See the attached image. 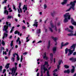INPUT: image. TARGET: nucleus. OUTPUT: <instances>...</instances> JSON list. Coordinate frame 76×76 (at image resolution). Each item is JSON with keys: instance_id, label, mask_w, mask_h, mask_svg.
I'll list each match as a JSON object with an SVG mask.
<instances>
[{"instance_id": "nucleus-1", "label": "nucleus", "mask_w": 76, "mask_h": 76, "mask_svg": "<svg viewBox=\"0 0 76 76\" xmlns=\"http://www.w3.org/2000/svg\"><path fill=\"white\" fill-rule=\"evenodd\" d=\"M9 23L8 22H6V24L7 25V26L5 25L4 26V28L3 31H5V32L4 33V36L3 37V39H4V38H6L7 37V33L8 32V31H7V29H8V24Z\"/></svg>"}, {"instance_id": "nucleus-2", "label": "nucleus", "mask_w": 76, "mask_h": 76, "mask_svg": "<svg viewBox=\"0 0 76 76\" xmlns=\"http://www.w3.org/2000/svg\"><path fill=\"white\" fill-rule=\"evenodd\" d=\"M64 22H67L69 21V20L71 18L70 17V15L69 13H67L64 15Z\"/></svg>"}, {"instance_id": "nucleus-3", "label": "nucleus", "mask_w": 76, "mask_h": 76, "mask_svg": "<svg viewBox=\"0 0 76 76\" xmlns=\"http://www.w3.org/2000/svg\"><path fill=\"white\" fill-rule=\"evenodd\" d=\"M76 3V0L74 1V2H71L70 3V4L71 5V6L68 9V10H66L65 12H69L70 10H71V9H72L73 10H75V3Z\"/></svg>"}, {"instance_id": "nucleus-4", "label": "nucleus", "mask_w": 76, "mask_h": 76, "mask_svg": "<svg viewBox=\"0 0 76 76\" xmlns=\"http://www.w3.org/2000/svg\"><path fill=\"white\" fill-rule=\"evenodd\" d=\"M48 62L45 61V64L43 65H42L41 67V69L42 70L43 69L44 70H47V69L46 67H48Z\"/></svg>"}, {"instance_id": "nucleus-5", "label": "nucleus", "mask_w": 76, "mask_h": 76, "mask_svg": "<svg viewBox=\"0 0 76 76\" xmlns=\"http://www.w3.org/2000/svg\"><path fill=\"white\" fill-rule=\"evenodd\" d=\"M67 51H69V53L68 54V56H70L71 54H72V53H73V50H71L70 49H68L67 48H66L65 49V53L67 54Z\"/></svg>"}, {"instance_id": "nucleus-6", "label": "nucleus", "mask_w": 76, "mask_h": 76, "mask_svg": "<svg viewBox=\"0 0 76 76\" xmlns=\"http://www.w3.org/2000/svg\"><path fill=\"white\" fill-rule=\"evenodd\" d=\"M11 70L12 72L11 73V74H12V76H13L16 71V70H17V66H16L15 68L13 67L12 68Z\"/></svg>"}, {"instance_id": "nucleus-7", "label": "nucleus", "mask_w": 76, "mask_h": 76, "mask_svg": "<svg viewBox=\"0 0 76 76\" xmlns=\"http://www.w3.org/2000/svg\"><path fill=\"white\" fill-rule=\"evenodd\" d=\"M69 44V43L68 42H66V43L64 44L63 42H62L61 43V48L62 49V47H65V46H67Z\"/></svg>"}, {"instance_id": "nucleus-8", "label": "nucleus", "mask_w": 76, "mask_h": 76, "mask_svg": "<svg viewBox=\"0 0 76 76\" xmlns=\"http://www.w3.org/2000/svg\"><path fill=\"white\" fill-rule=\"evenodd\" d=\"M54 28L55 30L56 31H57L56 27L55 26L54 27L53 25H51V28H49V29L51 32H53V30L52 29V28Z\"/></svg>"}, {"instance_id": "nucleus-9", "label": "nucleus", "mask_w": 76, "mask_h": 76, "mask_svg": "<svg viewBox=\"0 0 76 76\" xmlns=\"http://www.w3.org/2000/svg\"><path fill=\"white\" fill-rule=\"evenodd\" d=\"M21 7V3H19V6L18 7L19 8V9L20 10V11H19V8H18V12L19 13H22V9L20 8Z\"/></svg>"}, {"instance_id": "nucleus-10", "label": "nucleus", "mask_w": 76, "mask_h": 76, "mask_svg": "<svg viewBox=\"0 0 76 76\" xmlns=\"http://www.w3.org/2000/svg\"><path fill=\"white\" fill-rule=\"evenodd\" d=\"M43 56V58L44 59H45V60H48L49 58L48 56H46V53H44Z\"/></svg>"}, {"instance_id": "nucleus-11", "label": "nucleus", "mask_w": 76, "mask_h": 76, "mask_svg": "<svg viewBox=\"0 0 76 76\" xmlns=\"http://www.w3.org/2000/svg\"><path fill=\"white\" fill-rule=\"evenodd\" d=\"M37 20H35L34 21V24L33 25V26H36V28L38 26V22H37Z\"/></svg>"}, {"instance_id": "nucleus-12", "label": "nucleus", "mask_w": 76, "mask_h": 76, "mask_svg": "<svg viewBox=\"0 0 76 76\" xmlns=\"http://www.w3.org/2000/svg\"><path fill=\"white\" fill-rule=\"evenodd\" d=\"M71 19L72 20L71 21V23H72V25H73L75 26H76V22L74 21V20L73 19V18H71Z\"/></svg>"}, {"instance_id": "nucleus-13", "label": "nucleus", "mask_w": 76, "mask_h": 76, "mask_svg": "<svg viewBox=\"0 0 76 76\" xmlns=\"http://www.w3.org/2000/svg\"><path fill=\"white\" fill-rule=\"evenodd\" d=\"M23 9V10H24L23 11L24 13H25V11L27 10V7H26V5H24Z\"/></svg>"}, {"instance_id": "nucleus-14", "label": "nucleus", "mask_w": 76, "mask_h": 76, "mask_svg": "<svg viewBox=\"0 0 76 76\" xmlns=\"http://www.w3.org/2000/svg\"><path fill=\"white\" fill-rule=\"evenodd\" d=\"M62 61L61 60H59V61L58 62V65H57V67L58 68V70H59V67H60V65L61 64V61Z\"/></svg>"}, {"instance_id": "nucleus-15", "label": "nucleus", "mask_w": 76, "mask_h": 76, "mask_svg": "<svg viewBox=\"0 0 76 76\" xmlns=\"http://www.w3.org/2000/svg\"><path fill=\"white\" fill-rule=\"evenodd\" d=\"M20 38H19V37H18V38L16 40V42L17 43H18V42H19L18 44H19V45H20V44H21V41L20 40Z\"/></svg>"}, {"instance_id": "nucleus-16", "label": "nucleus", "mask_w": 76, "mask_h": 76, "mask_svg": "<svg viewBox=\"0 0 76 76\" xmlns=\"http://www.w3.org/2000/svg\"><path fill=\"white\" fill-rule=\"evenodd\" d=\"M70 60H71L72 62H75L76 61V58H72L69 59Z\"/></svg>"}, {"instance_id": "nucleus-17", "label": "nucleus", "mask_w": 76, "mask_h": 76, "mask_svg": "<svg viewBox=\"0 0 76 76\" xmlns=\"http://www.w3.org/2000/svg\"><path fill=\"white\" fill-rule=\"evenodd\" d=\"M4 9H5V11H4V13H7V15H8L9 13V11L6 10V7H4Z\"/></svg>"}, {"instance_id": "nucleus-18", "label": "nucleus", "mask_w": 76, "mask_h": 76, "mask_svg": "<svg viewBox=\"0 0 76 76\" xmlns=\"http://www.w3.org/2000/svg\"><path fill=\"white\" fill-rule=\"evenodd\" d=\"M57 50V47H54L53 48V53H55L56 52V50Z\"/></svg>"}, {"instance_id": "nucleus-19", "label": "nucleus", "mask_w": 76, "mask_h": 76, "mask_svg": "<svg viewBox=\"0 0 76 76\" xmlns=\"http://www.w3.org/2000/svg\"><path fill=\"white\" fill-rule=\"evenodd\" d=\"M57 71V69H55L54 71V73H53V76H58L57 74H56V72Z\"/></svg>"}, {"instance_id": "nucleus-20", "label": "nucleus", "mask_w": 76, "mask_h": 76, "mask_svg": "<svg viewBox=\"0 0 76 76\" xmlns=\"http://www.w3.org/2000/svg\"><path fill=\"white\" fill-rule=\"evenodd\" d=\"M72 69L71 70V72L72 73H73L75 71V66H72Z\"/></svg>"}, {"instance_id": "nucleus-21", "label": "nucleus", "mask_w": 76, "mask_h": 76, "mask_svg": "<svg viewBox=\"0 0 76 76\" xmlns=\"http://www.w3.org/2000/svg\"><path fill=\"white\" fill-rule=\"evenodd\" d=\"M70 70L69 69H68L67 70H65L64 71V73H70Z\"/></svg>"}, {"instance_id": "nucleus-22", "label": "nucleus", "mask_w": 76, "mask_h": 76, "mask_svg": "<svg viewBox=\"0 0 76 76\" xmlns=\"http://www.w3.org/2000/svg\"><path fill=\"white\" fill-rule=\"evenodd\" d=\"M10 65V63L7 64L5 66V68L7 69L9 67V65Z\"/></svg>"}, {"instance_id": "nucleus-23", "label": "nucleus", "mask_w": 76, "mask_h": 76, "mask_svg": "<svg viewBox=\"0 0 76 76\" xmlns=\"http://www.w3.org/2000/svg\"><path fill=\"white\" fill-rule=\"evenodd\" d=\"M52 39L54 40L55 42H56V41L58 39V38H56V37H52Z\"/></svg>"}, {"instance_id": "nucleus-24", "label": "nucleus", "mask_w": 76, "mask_h": 76, "mask_svg": "<svg viewBox=\"0 0 76 76\" xmlns=\"http://www.w3.org/2000/svg\"><path fill=\"white\" fill-rule=\"evenodd\" d=\"M15 34H18V35H20V32L18 31H16L15 32Z\"/></svg>"}, {"instance_id": "nucleus-25", "label": "nucleus", "mask_w": 76, "mask_h": 76, "mask_svg": "<svg viewBox=\"0 0 76 76\" xmlns=\"http://www.w3.org/2000/svg\"><path fill=\"white\" fill-rule=\"evenodd\" d=\"M67 35L68 36H69V37H71L72 36H73V34L72 33L68 34Z\"/></svg>"}, {"instance_id": "nucleus-26", "label": "nucleus", "mask_w": 76, "mask_h": 76, "mask_svg": "<svg viewBox=\"0 0 76 76\" xmlns=\"http://www.w3.org/2000/svg\"><path fill=\"white\" fill-rule=\"evenodd\" d=\"M65 30L66 31H69V32H71L72 33V32H73V31L71 30L69 31V29L68 28H65Z\"/></svg>"}, {"instance_id": "nucleus-27", "label": "nucleus", "mask_w": 76, "mask_h": 76, "mask_svg": "<svg viewBox=\"0 0 76 76\" xmlns=\"http://www.w3.org/2000/svg\"><path fill=\"white\" fill-rule=\"evenodd\" d=\"M37 34H40L41 33V29H39L37 30Z\"/></svg>"}, {"instance_id": "nucleus-28", "label": "nucleus", "mask_w": 76, "mask_h": 76, "mask_svg": "<svg viewBox=\"0 0 76 76\" xmlns=\"http://www.w3.org/2000/svg\"><path fill=\"white\" fill-rule=\"evenodd\" d=\"M16 56H17V60H19L20 59V58H19V55H18V54H16Z\"/></svg>"}, {"instance_id": "nucleus-29", "label": "nucleus", "mask_w": 76, "mask_h": 76, "mask_svg": "<svg viewBox=\"0 0 76 76\" xmlns=\"http://www.w3.org/2000/svg\"><path fill=\"white\" fill-rule=\"evenodd\" d=\"M29 35H28V37H26V39H27V41H26V42H28L29 41V39H28L29 37Z\"/></svg>"}, {"instance_id": "nucleus-30", "label": "nucleus", "mask_w": 76, "mask_h": 76, "mask_svg": "<svg viewBox=\"0 0 76 76\" xmlns=\"http://www.w3.org/2000/svg\"><path fill=\"white\" fill-rule=\"evenodd\" d=\"M64 67L65 68H66V69H69V66L67 65H65L64 66Z\"/></svg>"}, {"instance_id": "nucleus-31", "label": "nucleus", "mask_w": 76, "mask_h": 76, "mask_svg": "<svg viewBox=\"0 0 76 76\" xmlns=\"http://www.w3.org/2000/svg\"><path fill=\"white\" fill-rule=\"evenodd\" d=\"M13 40L11 41V47H12V46H13Z\"/></svg>"}, {"instance_id": "nucleus-32", "label": "nucleus", "mask_w": 76, "mask_h": 76, "mask_svg": "<svg viewBox=\"0 0 76 76\" xmlns=\"http://www.w3.org/2000/svg\"><path fill=\"white\" fill-rule=\"evenodd\" d=\"M69 28H71V29H72V30L73 29H74L73 26H69Z\"/></svg>"}, {"instance_id": "nucleus-33", "label": "nucleus", "mask_w": 76, "mask_h": 76, "mask_svg": "<svg viewBox=\"0 0 76 76\" xmlns=\"http://www.w3.org/2000/svg\"><path fill=\"white\" fill-rule=\"evenodd\" d=\"M13 9L14 10H15V11H16V9L15 6L14 5H13Z\"/></svg>"}, {"instance_id": "nucleus-34", "label": "nucleus", "mask_w": 76, "mask_h": 76, "mask_svg": "<svg viewBox=\"0 0 76 76\" xmlns=\"http://www.w3.org/2000/svg\"><path fill=\"white\" fill-rule=\"evenodd\" d=\"M49 71H47V74L48 76H50V75H49Z\"/></svg>"}, {"instance_id": "nucleus-35", "label": "nucleus", "mask_w": 76, "mask_h": 76, "mask_svg": "<svg viewBox=\"0 0 76 76\" xmlns=\"http://www.w3.org/2000/svg\"><path fill=\"white\" fill-rule=\"evenodd\" d=\"M7 1V0H5L4 1L2 2V4H4V3H6V1Z\"/></svg>"}, {"instance_id": "nucleus-36", "label": "nucleus", "mask_w": 76, "mask_h": 76, "mask_svg": "<svg viewBox=\"0 0 76 76\" xmlns=\"http://www.w3.org/2000/svg\"><path fill=\"white\" fill-rule=\"evenodd\" d=\"M15 58L14 57H12L11 58V60L13 61V62L15 61Z\"/></svg>"}, {"instance_id": "nucleus-37", "label": "nucleus", "mask_w": 76, "mask_h": 76, "mask_svg": "<svg viewBox=\"0 0 76 76\" xmlns=\"http://www.w3.org/2000/svg\"><path fill=\"white\" fill-rule=\"evenodd\" d=\"M5 54V55H6L7 54V53H6V51L4 52V51H3V54L4 55V54Z\"/></svg>"}, {"instance_id": "nucleus-38", "label": "nucleus", "mask_w": 76, "mask_h": 76, "mask_svg": "<svg viewBox=\"0 0 76 76\" xmlns=\"http://www.w3.org/2000/svg\"><path fill=\"white\" fill-rule=\"evenodd\" d=\"M9 10H10V11H9L10 12H12V10L11 9V8H9Z\"/></svg>"}, {"instance_id": "nucleus-39", "label": "nucleus", "mask_w": 76, "mask_h": 76, "mask_svg": "<svg viewBox=\"0 0 76 76\" xmlns=\"http://www.w3.org/2000/svg\"><path fill=\"white\" fill-rule=\"evenodd\" d=\"M1 44L3 45H4V42L3 40L1 42Z\"/></svg>"}, {"instance_id": "nucleus-40", "label": "nucleus", "mask_w": 76, "mask_h": 76, "mask_svg": "<svg viewBox=\"0 0 76 76\" xmlns=\"http://www.w3.org/2000/svg\"><path fill=\"white\" fill-rule=\"evenodd\" d=\"M63 1L66 4H67V0H64Z\"/></svg>"}, {"instance_id": "nucleus-41", "label": "nucleus", "mask_w": 76, "mask_h": 76, "mask_svg": "<svg viewBox=\"0 0 76 76\" xmlns=\"http://www.w3.org/2000/svg\"><path fill=\"white\" fill-rule=\"evenodd\" d=\"M22 60H23V56H21V58H20V62L22 61Z\"/></svg>"}, {"instance_id": "nucleus-42", "label": "nucleus", "mask_w": 76, "mask_h": 76, "mask_svg": "<svg viewBox=\"0 0 76 76\" xmlns=\"http://www.w3.org/2000/svg\"><path fill=\"white\" fill-rule=\"evenodd\" d=\"M12 18V16H8V18H7V19H11V18Z\"/></svg>"}, {"instance_id": "nucleus-43", "label": "nucleus", "mask_w": 76, "mask_h": 76, "mask_svg": "<svg viewBox=\"0 0 76 76\" xmlns=\"http://www.w3.org/2000/svg\"><path fill=\"white\" fill-rule=\"evenodd\" d=\"M61 4L62 5H64V4H66L63 1V2L61 3Z\"/></svg>"}, {"instance_id": "nucleus-44", "label": "nucleus", "mask_w": 76, "mask_h": 76, "mask_svg": "<svg viewBox=\"0 0 76 76\" xmlns=\"http://www.w3.org/2000/svg\"><path fill=\"white\" fill-rule=\"evenodd\" d=\"M22 28L23 29H25L26 28V27H25V26H22Z\"/></svg>"}, {"instance_id": "nucleus-45", "label": "nucleus", "mask_w": 76, "mask_h": 76, "mask_svg": "<svg viewBox=\"0 0 76 76\" xmlns=\"http://www.w3.org/2000/svg\"><path fill=\"white\" fill-rule=\"evenodd\" d=\"M11 49L10 51L9 52L8 56H10V51H11Z\"/></svg>"}, {"instance_id": "nucleus-46", "label": "nucleus", "mask_w": 76, "mask_h": 76, "mask_svg": "<svg viewBox=\"0 0 76 76\" xmlns=\"http://www.w3.org/2000/svg\"><path fill=\"white\" fill-rule=\"evenodd\" d=\"M50 57H52L53 56V53H50Z\"/></svg>"}, {"instance_id": "nucleus-47", "label": "nucleus", "mask_w": 76, "mask_h": 76, "mask_svg": "<svg viewBox=\"0 0 76 76\" xmlns=\"http://www.w3.org/2000/svg\"><path fill=\"white\" fill-rule=\"evenodd\" d=\"M50 42H51L50 41H49L48 42V44H49V46L48 47V48H49V47H50Z\"/></svg>"}, {"instance_id": "nucleus-48", "label": "nucleus", "mask_w": 76, "mask_h": 76, "mask_svg": "<svg viewBox=\"0 0 76 76\" xmlns=\"http://www.w3.org/2000/svg\"><path fill=\"white\" fill-rule=\"evenodd\" d=\"M44 9H45V8H47V5L46 4L44 5Z\"/></svg>"}, {"instance_id": "nucleus-49", "label": "nucleus", "mask_w": 76, "mask_h": 76, "mask_svg": "<svg viewBox=\"0 0 76 76\" xmlns=\"http://www.w3.org/2000/svg\"><path fill=\"white\" fill-rule=\"evenodd\" d=\"M2 66H0V72H1V69H2Z\"/></svg>"}, {"instance_id": "nucleus-50", "label": "nucleus", "mask_w": 76, "mask_h": 76, "mask_svg": "<svg viewBox=\"0 0 76 76\" xmlns=\"http://www.w3.org/2000/svg\"><path fill=\"white\" fill-rule=\"evenodd\" d=\"M16 54H16V53L13 54V56L14 57V58H15V55H16Z\"/></svg>"}, {"instance_id": "nucleus-51", "label": "nucleus", "mask_w": 76, "mask_h": 76, "mask_svg": "<svg viewBox=\"0 0 76 76\" xmlns=\"http://www.w3.org/2000/svg\"><path fill=\"white\" fill-rule=\"evenodd\" d=\"M76 52H74L73 53V56H75V55H76Z\"/></svg>"}, {"instance_id": "nucleus-52", "label": "nucleus", "mask_w": 76, "mask_h": 76, "mask_svg": "<svg viewBox=\"0 0 76 76\" xmlns=\"http://www.w3.org/2000/svg\"><path fill=\"white\" fill-rule=\"evenodd\" d=\"M50 60L51 61H53V57H50Z\"/></svg>"}, {"instance_id": "nucleus-53", "label": "nucleus", "mask_w": 76, "mask_h": 76, "mask_svg": "<svg viewBox=\"0 0 76 76\" xmlns=\"http://www.w3.org/2000/svg\"><path fill=\"white\" fill-rule=\"evenodd\" d=\"M53 61L54 62V63H56V58H54Z\"/></svg>"}, {"instance_id": "nucleus-54", "label": "nucleus", "mask_w": 76, "mask_h": 76, "mask_svg": "<svg viewBox=\"0 0 76 76\" xmlns=\"http://www.w3.org/2000/svg\"><path fill=\"white\" fill-rule=\"evenodd\" d=\"M28 53L27 52H25L23 54V55H26V54H27V53Z\"/></svg>"}, {"instance_id": "nucleus-55", "label": "nucleus", "mask_w": 76, "mask_h": 76, "mask_svg": "<svg viewBox=\"0 0 76 76\" xmlns=\"http://www.w3.org/2000/svg\"><path fill=\"white\" fill-rule=\"evenodd\" d=\"M14 64L15 66V67H16V66H17V65L18 64L17 63H14Z\"/></svg>"}, {"instance_id": "nucleus-56", "label": "nucleus", "mask_w": 76, "mask_h": 76, "mask_svg": "<svg viewBox=\"0 0 76 76\" xmlns=\"http://www.w3.org/2000/svg\"><path fill=\"white\" fill-rule=\"evenodd\" d=\"M8 26H9L10 28L11 27V24L9 23L8 24Z\"/></svg>"}, {"instance_id": "nucleus-57", "label": "nucleus", "mask_w": 76, "mask_h": 76, "mask_svg": "<svg viewBox=\"0 0 76 76\" xmlns=\"http://www.w3.org/2000/svg\"><path fill=\"white\" fill-rule=\"evenodd\" d=\"M4 50V48L3 47H1V50Z\"/></svg>"}, {"instance_id": "nucleus-58", "label": "nucleus", "mask_w": 76, "mask_h": 76, "mask_svg": "<svg viewBox=\"0 0 76 76\" xmlns=\"http://www.w3.org/2000/svg\"><path fill=\"white\" fill-rule=\"evenodd\" d=\"M41 42H42V41L40 40L39 42H38L37 43H41Z\"/></svg>"}, {"instance_id": "nucleus-59", "label": "nucleus", "mask_w": 76, "mask_h": 76, "mask_svg": "<svg viewBox=\"0 0 76 76\" xmlns=\"http://www.w3.org/2000/svg\"><path fill=\"white\" fill-rule=\"evenodd\" d=\"M73 36H75L76 37V31H75V33L73 34Z\"/></svg>"}, {"instance_id": "nucleus-60", "label": "nucleus", "mask_w": 76, "mask_h": 76, "mask_svg": "<svg viewBox=\"0 0 76 76\" xmlns=\"http://www.w3.org/2000/svg\"><path fill=\"white\" fill-rule=\"evenodd\" d=\"M6 69H4V71H3V73H4V72H6Z\"/></svg>"}, {"instance_id": "nucleus-61", "label": "nucleus", "mask_w": 76, "mask_h": 76, "mask_svg": "<svg viewBox=\"0 0 76 76\" xmlns=\"http://www.w3.org/2000/svg\"><path fill=\"white\" fill-rule=\"evenodd\" d=\"M39 72L37 73V76H39Z\"/></svg>"}, {"instance_id": "nucleus-62", "label": "nucleus", "mask_w": 76, "mask_h": 76, "mask_svg": "<svg viewBox=\"0 0 76 76\" xmlns=\"http://www.w3.org/2000/svg\"><path fill=\"white\" fill-rule=\"evenodd\" d=\"M70 5H71L70 4H67L66 5V6H70Z\"/></svg>"}, {"instance_id": "nucleus-63", "label": "nucleus", "mask_w": 76, "mask_h": 76, "mask_svg": "<svg viewBox=\"0 0 76 76\" xmlns=\"http://www.w3.org/2000/svg\"><path fill=\"white\" fill-rule=\"evenodd\" d=\"M15 76H17V75H18V72H16L15 74Z\"/></svg>"}, {"instance_id": "nucleus-64", "label": "nucleus", "mask_w": 76, "mask_h": 76, "mask_svg": "<svg viewBox=\"0 0 76 76\" xmlns=\"http://www.w3.org/2000/svg\"><path fill=\"white\" fill-rule=\"evenodd\" d=\"M12 32H13V30L11 29V30L10 31V33H12Z\"/></svg>"}]
</instances>
